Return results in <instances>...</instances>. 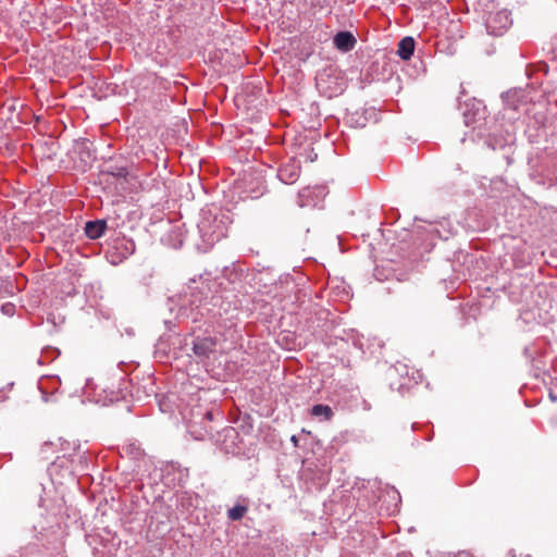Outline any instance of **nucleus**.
Segmentation results:
<instances>
[{"label": "nucleus", "instance_id": "obj_1", "mask_svg": "<svg viewBox=\"0 0 557 557\" xmlns=\"http://www.w3.org/2000/svg\"><path fill=\"white\" fill-rule=\"evenodd\" d=\"M216 343L211 337L199 338L194 343V352L199 357H209L214 351Z\"/></svg>", "mask_w": 557, "mask_h": 557}, {"label": "nucleus", "instance_id": "obj_2", "mask_svg": "<svg viewBox=\"0 0 557 557\" xmlns=\"http://www.w3.org/2000/svg\"><path fill=\"white\" fill-rule=\"evenodd\" d=\"M334 45L342 51H350L356 45V39L349 32H339L334 37Z\"/></svg>", "mask_w": 557, "mask_h": 557}, {"label": "nucleus", "instance_id": "obj_3", "mask_svg": "<svg viewBox=\"0 0 557 557\" xmlns=\"http://www.w3.org/2000/svg\"><path fill=\"white\" fill-rule=\"evenodd\" d=\"M104 230L106 221L103 220L89 221L85 226V233L91 239L99 238L104 233Z\"/></svg>", "mask_w": 557, "mask_h": 557}, {"label": "nucleus", "instance_id": "obj_4", "mask_svg": "<svg viewBox=\"0 0 557 557\" xmlns=\"http://www.w3.org/2000/svg\"><path fill=\"white\" fill-rule=\"evenodd\" d=\"M414 51V40L412 37H405L398 44L397 53L403 60H409Z\"/></svg>", "mask_w": 557, "mask_h": 557}, {"label": "nucleus", "instance_id": "obj_5", "mask_svg": "<svg viewBox=\"0 0 557 557\" xmlns=\"http://www.w3.org/2000/svg\"><path fill=\"white\" fill-rule=\"evenodd\" d=\"M311 414L314 417H322L325 421H330L333 418V410L327 405H314L311 408Z\"/></svg>", "mask_w": 557, "mask_h": 557}, {"label": "nucleus", "instance_id": "obj_6", "mask_svg": "<svg viewBox=\"0 0 557 557\" xmlns=\"http://www.w3.org/2000/svg\"><path fill=\"white\" fill-rule=\"evenodd\" d=\"M247 510L246 506L236 505L227 510V517L233 521H238L246 515Z\"/></svg>", "mask_w": 557, "mask_h": 557}, {"label": "nucleus", "instance_id": "obj_7", "mask_svg": "<svg viewBox=\"0 0 557 557\" xmlns=\"http://www.w3.org/2000/svg\"><path fill=\"white\" fill-rule=\"evenodd\" d=\"M280 176L283 181L287 182V183H293L296 181L297 178V174L295 173H288V175L286 174V169H281L280 170Z\"/></svg>", "mask_w": 557, "mask_h": 557}, {"label": "nucleus", "instance_id": "obj_8", "mask_svg": "<svg viewBox=\"0 0 557 557\" xmlns=\"http://www.w3.org/2000/svg\"><path fill=\"white\" fill-rule=\"evenodd\" d=\"M456 557H469L467 553H459Z\"/></svg>", "mask_w": 557, "mask_h": 557}]
</instances>
